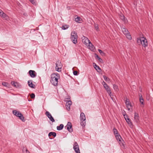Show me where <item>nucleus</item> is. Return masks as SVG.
Listing matches in <instances>:
<instances>
[{"mask_svg":"<svg viewBox=\"0 0 153 153\" xmlns=\"http://www.w3.org/2000/svg\"><path fill=\"white\" fill-rule=\"evenodd\" d=\"M51 82L54 86H57L58 85V80L59 78V74H53L51 76Z\"/></svg>","mask_w":153,"mask_h":153,"instance_id":"obj_1","label":"nucleus"},{"mask_svg":"<svg viewBox=\"0 0 153 153\" xmlns=\"http://www.w3.org/2000/svg\"><path fill=\"white\" fill-rule=\"evenodd\" d=\"M137 43L139 45H142L144 47L147 46L148 43L147 39L144 37L138 38L137 40Z\"/></svg>","mask_w":153,"mask_h":153,"instance_id":"obj_2","label":"nucleus"},{"mask_svg":"<svg viewBox=\"0 0 153 153\" xmlns=\"http://www.w3.org/2000/svg\"><path fill=\"white\" fill-rule=\"evenodd\" d=\"M12 112L14 115L19 117V118L23 122L25 121V120H24V117L20 112L16 110L13 111Z\"/></svg>","mask_w":153,"mask_h":153,"instance_id":"obj_3","label":"nucleus"},{"mask_svg":"<svg viewBox=\"0 0 153 153\" xmlns=\"http://www.w3.org/2000/svg\"><path fill=\"white\" fill-rule=\"evenodd\" d=\"M82 42L83 43L86 45H87L88 43H89V46H90V45H91L92 46L91 48L92 49H94V47L92 45V44L90 42V40L88 39V38L84 36H83V37H82Z\"/></svg>","mask_w":153,"mask_h":153,"instance_id":"obj_4","label":"nucleus"},{"mask_svg":"<svg viewBox=\"0 0 153 153\" xmlns=\"http://www.w3.org/2000/svg\"><path fill=\"white\" fill-rule=\"evenodd\" d=\"M71 40L74 44H76L77 42V35L75 31L72 32L71 34Z\"/></svg>","mask_w":153,"mask_h":153,"instance_id":"obj_5","label":"nucleus"},{"mask_svg":"<svg viewBox=\"0 0 153 153\" xmlns=\"http://www.w3.org/2000/svg\"><path fill=\"white\" fill-rule=\"evenodd\" d=\"M56 70L58 72L60 71H61V69L62 67V65L61 62L59 61H57L56 63Z\"/></svg>","mask_w":153,"mask_h":153,"instance_id":"obj_6","label":"nucleus"},{"mask_svg":"<svg viewBox=\"0 0 153 153\" xmlns=\"http://www.w3.org/2000/svg\"><path fill=\"white\" fill-rule=\"evenodd\" d=\"M73 149L76 153H80L79 146L76 142H75L74 143Z\"/></svg>","mask_w":153,"mask_h":153,"instance_id":"obj_7","label":"nucleus"},{"mask_svg":"<svg viewBox=\"0 0 153 153\" xmlns=\"http://www.w3.org/2000/svg\"><path fill=\"white\" fill-rule=\"evenodd\" d=\"M125 103L128 110H130V108L132 107V105L128 99L126 98V100L125 101Z\"/></svg>","mask_w":153,"mask_h":153,"instance_id":"obj_8","label":"nucleus"},{"mask_svg":"<svg viewBox=\"0 0 153 153\" xmlns=\"http://www.w3.org/2000/svg\"><path fill=\"white\" fill-rule=\"evenodd\" d=\"M66 127L67 130L70 132H71L73 131L72 128V125L71 122H68L67 125L65 126Z\"/></svg>","mask_w":153,"mask_h":153,"instance_id":"obj_9","label":"nucleus"},{"mask_svg":"<svg viewBox=\"0 0 153 153\" xmlns=\"http://www.w3.org/2000/svg\"><path fill=\"white\" fill-rule=\"evenodd\" d=\"M46 116L52 122H55V120L51 114L48 111H46L45 113Z\"/></svg>","mask_w":153,"mask_h":153,"instance_id":"obj_10","label":"nucleus"},{"mask_svg":"<svg viewBox=\"0 0 153 153\" xmlns=\"http://www.w3.org/2000/svg\"><path fill=\"white\" fill-rule=\"evenodd\" d=\"M28 73L32 78H34L36 76V73L34 71L30 70L29 71Z\"/></svg>","mask_w":153,"mask_h":153,"instance_id":"obj_11","label":"nucleus"},{"mask_svg":"<svg viewBox=\"0 0 153 153\" xmlns=\"http://www.w3.org/2000/svg\"><path fill=\"white\" fill-rule=\"evenodd\" d=\"M72 104V102L71 100L68 101L66 104L65 107L69 111L70 109V106Z\"/></svg>","mask_w":153,"mask_h":153,"instance_id":"obj_12","label":"nucleus"},{"mask_svg":"<svg viewBox=\"0 0 153 153\" xmlns=\"http://www.w3.org/2000/svg\"><path fill=\"white\" fill-rule=\"evenodd\" d=\"M11 84L13 86L16 88H20L21 87V85L17 82L12 81L11 82Z\"/></svg>","mask_w":153,"mask_h":153,"instance_id":"obj_13","label":"nucleus"},{"mask_svg":"<svg viewBox=\"0 0 153 153\" xmlns=\"http://www.w3.org/2000/svg\"><path fill=\"white\" fill-rule=\"evenodd\" d=\"M134 120L137 123H138L139 121V114L136 112L134 113Z\"/></svg>","mask_w":153,"mask_h":153,"instance_id":"obj_14","label":"nucleus"},{"mask_svg":"<svg viewBox=\"0 0 153 153\" xmlns=\"http://www.w3.org/2000/svg\"><path fill=\"white\" fill-rule=\"evenodd\" d=\"M104 87L105 89V90L107 91V93L109 95L111 96V92L109 86L107 84V85L104 86Z\"/></svg>","mask_w":153,"mask_h":153,"instance_id":"obj_15","label":"nucleus"},{"mask_svg":"<svg viewBox=\"0 0 153 153\" xmlns=\"http://www.w3.org/2000/svg\"><path fill=\"white\" fill-rule=\"evenodd\" d=\"M119 16L120 19L124 22L126 23L127 22V20L126 18L122 13H121Z\"/></svg>","mask_w":153,"mask_h":153,"instance_id":"obj_16","label":"nucleus"},{"mask_svg":"<svg viewBox=\"0 0 153 153\" xmlns=\"http://www.w3.org/2000/svg\"><path fill=\"white\" fill-rule=\"evenodd\" d=\"M28 86L30 88H35V85L33 83L32 80H29L27 82Z\"/></svg>","mask_w":153,"mask_h":153,"instance_id":"obj_17","label":"nucleus"},{"mask_svg":"<svg viewBox=\"0 0 153 153\" xmlns=\"http://www.w3.org/2000/svg\"><path fill=\"white\" fill-rule=\"evenodd\" d=\"M80 118L81 120L85 121L86 118L85 115L82 112L81 113Z\"/></svg>","mask_w":153,"mask_h":153,"instance_id":"obj_18","label":"nucleus"},{"mask_svg":"<svg viewBox=\"0 0 153 153\" xmlns=\"http://www.w3.org/2000/svg\"><path fill=\"white\" fill-rule=\"evenodd\" d=\"M139 96L140 97V101L141 104L143 105H144V100L143 98L142 97V96L141 94H139Z\"/></svg>","mask_w":153,"mask_h":153,"instance_id":"obj_19","label":"nucleus"},{"mask_svg":"<svg viewBox=\"0 0 153 153\" xmlns=\"http://www.w3.org/2000/svg\"><path fill=\"white\" fill-rule=\"evenodd\" d=\"M122 31L123 33L125 35H126L129 32L128 31V30L125 28H122Z\"/></svg>","mask_w":153,"mask_h":153,"instance_id":"obj_20","label":"nucleus"},{"mask_svg":"<svg viewBox=\"0 0 153 153\" xmlns=\"http://www.w3.org/2000/svg\"><path fill=\"white\" fill-rule=\"evenodd\" d=\"M75 21L77 23H80L81 22V21H82V19L80 17L77 16L75 18Z\"/></svg>","mask_w":153,"mask_h":153,"instance_id":"obj_21","label":"nucleus"},{"mask_svg":"<svg viewBox=\"0 0 153 153\" xmlns=\"http://www.w3.org/2000/svg\"><path fill=\"white\" fill-rule=\"evenodd\" d=\"M115 137L116 139L119 142L121 141V140L122 139V138L119 134H117L115 135Z\"/></svg>","mask_w":153,"mask_h":153,"instance_id":"obj_22","label":"nucleus"},{"mask_svg":"<svg viewBox=\"0 0 153 153\" xmlns=\"http://www.w3.org/2000/svg\"><path fill=\"white\" fill-rule=\"evenodd\" d=\"M93 65L94 68L96 69V70H97V69H98L100 70V71H102L101 69L100 68V67L98 65H97L96 63H93Z\"/></svg>","mask_w":153,"mask_h":153,"instance_id":"obj_23","label":"nucleus"},{"mask_svg":"<svg viewBox=\"0 0 153 153\" xmlns=\"http://www.w3.org/2000/svg\"><path fill=\"white\" fill-rule=\"evenodd\" d=\"M126 121L130 127L133 126L132 123L130 118H127V120H126Z\"/></svg>","mask_w":153,"mask_h":153,"instance_id":"obj_24","label":"nucleus"},{"mask_svg":"<svg viewBox=\"0 0 153 153\" xmlns=\"http://www.w3.org/2000/svg\"><path fill=\"white\" fill-rule=\"evenodd\" d=\"M64 127V125L63 124H61L59 126H57L56 127L57 129L58 130H62Z\"/></svg>","mask_w":153,"mask_h":153,"instance_id":"obj_25","label":"nucleus"},{"mask_svg":"<svg viewBox=\"0 0 153 153\" xmlns=\"http://www.w3.org/2000/svg\"><path fill=\"white\" fill-rule=\"evenodd\" d=\"M56 134L55 132H50L48 134V136L49 137L51 136H53L54 137H55L56 136Z\"/></svg>","mask_w":153,"mask_h":153,"instance_id":"obj_26","label":"nucleus"},{"mask_svg":"<svg viewBox=\"0 0 153 153\" xmlns=\"http://www.w3.org/2000/svg\"><path fill=\"white\" fill-rule=\"evenodd\" d=\"M1 17L5 18V19L6 20H7L8 19V16H7L5 13L3 12L2 13V15L1 16Z\"/></svg>","mask_w":153,"mask_h":153,"instance_id":"obj_27","label":"nucleus"},{"mask_svg":"<svg viewBox=\"0 0 153 153\" xmlns=\"http://www.w3.org/2000/svg\"><path fill=\"white\" fill-rule=\"evenodd\" d=\"M113 87L114 89L117 91H119V89L118 88V86L115 85V84H114L113 85Z\"/></svg>","mask_w":153,"mask_h":153,"instance_id":"obj_28","label":"nucleus"},{"mask_svg":"<svg viewBox=\"0 0 153 153\" xmlns=\"http://www.w3.org/2000/svg\"><path fill=\"white\" fill-rule=\"evenodd\" d=\"M69 27V25H64L62 27V29L63 30L67 29Z\"/></svg>","mask_w":153,"mask_h":153,"instance_id":"obj_29","label":"nucleus"},{"mask_svg":"<svg viewBox=\"0 0 153 153\" xmlns=\"http://www.w3.org/2000/svg\"><path fill=\"white\" fill-rule=\"evenodd\" d=\"M2 85L6 87H8L9 86V85L8 84V83L7 82H2Z\"/></svg>","mask_w":153,"mask_h":153,"instance_id":"obj_30","label":"nucleus"},{"mask_svg":"<svg viewBox=\"0 0 153 153\" xmlns=\"http://www.w3.org/2000/svg\"><path fill=\"white\" fill-rule=\"evenodd\" d=\"M22 152L23 153H30L29 151L26 149L23 148L22 149Z\"/></svg>","mask_w":153,"mask_h":153,"instance_id":"obj_31","label":"nucleus"},{"mask_svg":"<svg viewBox=\"0 0 153 153\" xmlns=\"http://www.w3.org/2000/svg\"><path fill=\"white\" fill-rule=\"evenodd\" d=\"M113 131L114 135H116L117 134H119V133H118V131L115 128H114L113 129Z\"/></svg>","mask_w":153,"mask_h":153,"instance_id":"obj_32","label":"nucleus"},{"mask_svg":"<svg viewBox=\"0 0 153 153\" xmlns=\"http://www.w3.org/2000/svg\"><path fill=\"white\" fill-rule=\"evenodd\" d=\"M126 37L129 39L131 40L132 39V37L131 35L129 33H128L126 35Z\"/></svg>","mask_w":153,"mask_h":153,"instance_id":"obj_33","label":"nucleus"},{"mask_svg":"<svg viewBox=\"0 0 153 153\" xmlns=\"http://www.w3.org/2000/svg\"><path fill=\"white\" fill-rule=\"evenodd\" d=\"M94 27L95 29L97 31H98L99 30V29L98 27V25L97 24L94 23Z\"/></svg>","mask_w":153,"mask_h":153,"instance_id":"obj_34","label":"nucleus"},{"mask_svg":"<svg viewBox=\"0 0 153 153\" xmlns=\"http://www.w3.org/2000/svg\"><path fill=\"white\" fill-rule=\"evenodd\" d=\"M98 51L102 55V56H105V53L103 52L100 49H98Z\"/></svg>","mask_w":153,"mask_h":153,"instance_id":"obj_35","label":"nucleus"},{"mask_svg":"<svg viewBox=\"0 0 153 153\" xmlns=\"http://www.w3.org/2000/svg\"><path fill=\"white\" fill-rule=\"evenodd\" d=\"M82 121L81 122V124L82 126L84 127L85 125V121L81 120Z\"/></svg>","mask_w":153,"mask_h":153,"instance_id":"obj_36","label":"nucleus"},{"mask_svg":"<svg viewBox=\"0 0 153 153\" xmlns=\"http://www.w3.org/2000/svg\"><path fill=\"white\" fill-rule=\"evenodd\" d=\"M104 79L105 81H109L110 79L108 78L106 76L104 75L103 76Z\"/></svg>","mask_w":153,"mask_h":153,"instance_id":"obj_37","label":"nucleus"},{"mask_svg":"<svg viewBox=\"0 0 153 153\" xmlns=\"http://www.w3.org/2000/svg\"><path fill=\"white\" fill-rule=\"evenodd\" d=\"M123 115L124 117L126 120H127V118H129L128 116L126 114H123Z\"/></svg>","mask_w":153,"mask_h":153,"instance_id":"obj_38","label":"nucleus"},{"mask_svg":"<svg viewBox=\"0 0 153 153\" xmlns=\"http://www.w3.org/2000/svg\"><path fill=\"white\" fill-rule=\"evenodd\" d=\"M30 97L32 99H34L35 97V95L34 93H32L30 95Z\"/></svg>","mask_w":153,"mask_h":153,"instance_id":"obj_39","label":"nucleus"},{"mask_svg":"<svg viewBox=\"0 0 153 153\" xmlns=\"http://www.w3.org/2000/svg\"><path fill=\"white\" fill-rule=\"evenodd\" d=\"M33 4H36L35 1L34 0H29Z\"/></svg>","mask_w":153,"mask_h":153,"instance_id":"obj_40","label":"nucleus"},{"mask_svg":"<svg viewBox=\"0 0 153 153\" xmlns=\"http://www.w3.org/2000/svg\"><path fill=\"white\" fill-rule=\"evenodd\" d=\"M73 74L75 76L78 75V72L77 71H74L73 72Z\"/></svg>","mask_w":153,"mask_h":153,"instance_id":"obj_41","label":"nucleus"},{"mask_svg":"<svg viewBox=\"0 0 153 153\" xmlns=\"http://www.w3.org/2000/svg\"><path fill=\"white\" fill-rule=\"evenodd\" d=\"M102 85H103L104 87L107 85V83L104 81H103L102 83Z\"/></svg>","mask_w":153,"mask_h":153,"instance_id":"obj_42","label":"nucleus"},{"mask_svg":"<svg viewBox=\"0 0 153 153\" xmlns=\"http://www.w3.org/2000/svg\"><path fill=\"white\" fill-rule=\"evenodd\" d=\"M95 57L96 58H97L98 59H99V58H100V57L98 56L96 53H95Z\"/></svg>","mask_w":153,"mask_h":153,"instance_id":"obj_43","label":"nucleus"},{"mask_svg":"<svg viewBox=\"0 0 153 153\" xmlns=\"http://www.w3.org/2000/svg\"><path fill=\"white\" fill-rule=\"evenodd\" d=\"M3 12H4L2 10H0V16H1L2 15V13H3Z\"/></svg>","mask_w":153,"mask_h":153,"instance_id":"obj_44","label":"nucleus"},{"mask_svg":"<svg viewBox=\"0 0 153 153\" xmlns=\"http://www.w3.org/2000/svg\"><path fill=\"white\" fill-rule=\"evenodd\" d=\"M99 60L102 63L103 62L102 60L100 58H99Z\"/></svg>","mask_w":153,"mask_h":153,"instance_id":"obj_45","label":"nucleus"},{"mask_svg":"<svg viewBox=\"0 0 153 153\" xmlns=\"http://www.w3.org/2000/svg\"><path fill=\"white\" fill-rule=\"evenodd\" d=\"M140 91L142 92V89H141V88H140Z\"/></svg>","mask_w":153,"mask_h":153,"instance_id":"obj_46","label":"nucleus"},{"mask_svg":"<svg viewBox=\"0 0 153 153\" xmlns=\"http://www.w3.org/2000/svg\"><path fill=\"white\" fill-rule=\"evenodd\" d=\"M126 113V112L124 111V112H123V114H125V113Z\"/></svg>","mask_w":153,"mask_h":153,"instance_id":"obj_47","label":"nucleus"},{"mask_svg":"<svg viewBox=\"0 0 153 153\" xmlns=\"http://www.w3.org/2000/svg\"><path fill=\"white\" fill-rule=\"evenodd\" d=\"M122 145H124L123 143H122Z\"/></svg>","mask_w":153,"mask_h":153,"instance_id":"obj_48","label":"nucleus"},{"mask_svg":"<svg viewBox=\"0 0 153 153\" xmlns=\"http://www.w3.org/2000/svg\"><path fill=\"white\" fill-rule=\"evenodd\" d=\"M28 101H30V100H28Z\"/></svg>","mask_w":153,"mask_h":153,"instance_id":"obj_49","label":"nucleus"},{"mask_svg":"<svg viewBox=\"0 0 153 153\" xmlns=\"http://www.w3.org/2000/svg\"><path fill=\"white\" fill-rule=\"evenodd\" d=\"M50 139H52V138H50Z\"/></svg>","mask_w":153,"mask_h":153,"instance_id":"obj_50","label":"nucleus"}]
</instances>
